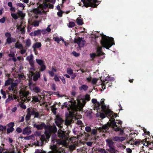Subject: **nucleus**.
Returning a JSON list of instances; mask_svg holds the SVG:
<instances>
[{"label":"nucleus","mask_w":153,"mask_h":153,"mask_svg":"<svg viewBox=\"0 0 153 153\" xmlns=\"http://www.w3.org/2000/svg\"><path fill=\"white\" fill-rule=\"evenodd\" d=\"M90 100L89 95L86 94L85 96V99L79 97L77 98L76 101L73 99L70 100L69 102L70 104H68V105L70 106V108L72 110L75 111L81 110L86 103L85 100L88 101Z\"/></svg>","instance_id":"nucleus-1"},{"label":"nucleus","mask_w":153,"mask_h":153,"mask_svg":"<svg viewBox=\"0 0 153 153\" xmlns=\"http://www.w3.org/2000/svg\"><path fill=\"white\" fill-rule=\"evenodd\" d=\"M13 75L14 78L13 79L10 78H9L6 81L5 84V85H8L13 81H15V83H13L9 87L8 89L9 90L13 91V93L16 94L17 93L16 90L17 84L20 82L21 80H24L25 77L23 75L19 74L17 73H16V74H13Z\"/></svg>","instance_id":"nucleus-2"},{"label":"nucleus","mask_w":153,"mask_h":153,"mask_svg":"<svg viewBox=\"0 0 153 153\" xmlns=\"http://www.w3.org/2000/svg\"><path fill=\"white\" fill-rule=\"evenodd\" d=\"M20 96L16 97L15 95H9L8 98L6 100V102L7 103L14 99H17L19 102L23 103L27 102L30 100V98H28V92L25 91L20 90Z\"/></svg>","instance_id":"nucleus-3"},{"label":"nucleus","mask_w":153,"mask_h":153,"mask_svg":"<svg viewBox=\"0 0 153 153\" xmlns=\"http://www.w3.org/2000/svg\"><path fill=\"white\" fill-rule=\"evenodd\" d=\"M110 120L111 121V123L108 122L107 124L103 125L101 127L99 128H98L99 130L102 131L103 129L105 130L107 129L109 126H111L113 127L114 131H119L120 132V134H122L123 133V130L117 127L118 126L116 125L117 123L118 124L121 125L122 123V122L120 120H116L117 122L114 120H112L111 121V120Z\"/></svg>","instance_id":"nucleus-4"},{"label":"nucleus","mask_w":153,"mask_h":153,"mask_svg":"<svg viewBox=\"0 0 153 153\" xmlns=\"http://www.w3.org/2000/svg\"><path fill=\"white\" fill-rule=\"evenodd\" d=\"M102 36V39L101 43L103 47L107 49H109L112 45H114V39L104 35L103 33L101 34Z\"/></svg>","instance_id":"nucleus-5"},{"label":"nucleus","mask_w":153,"mask_h":153,"mask_svg":"<svg viewBox=\"0 0 153 153\" xmlns=\"http://www.w3.org/2000/svg\"><path fill=\"white\" fill-rule=\"evenodd\" d=\"M33 126L38 130H41L44 128L45 130H49L51 131H57L56 128L55 126H46L43 123L40 125L34 124Z\"/></svg>","instance_id":"nucleus-6"},{"label":"nucleus","mask_w":153,"mask_h":153,"mask_svg":"<svg viewBox=\"0 0 153 153\" xmlns=\"http://www.w3.org/2000/svg\"><path fill=\"white\" fill-rule=\"evenodd\" d=\"M49 7L50 9H53V5L50 4H47L43 3L42 4H40L38 8L34 9L33 10V12L35 14H39L41 13L42 10L46 9Z\"/></svg>","instance_id":"nucleus-7"},{"label":"nucleus","mask_w":153,"mask_h":153,"mask_svg":"<svg viewBox=\"0 0 153 153\" xmlns=\"http://www.w3.org/2000/svg\"><path fill=\"white\" fill-rule=\"evenodd\" d=\"M83 4V6L86 7L91 6V7H95L98 5L100 2L97 0H81Z\"/></svg>","instance_id":"nucleus-8"},{"label":"nucleus","mask_w":153,"mask_h":153,"mask_svg":"<svg viewBox=\"0 0 153 153\" xmlns=\"http://www.w3.org/2000/svg\"><path fill=\"white\" fill-rule=\"evenodd\" d=\"M101 105V108L103 110L104 112L105 113L106 116H109L111 117L114 116L115 114H113V112L109 109V106L105 105L104 103V100L102 99L100 103Z\"/></svg>","instance_id":"nucleus-9"},{"label":"nucleus","mask_w":153,"mask_h":153,"mask_svg":"<svg viewBox=\"0 0 153 153\" xmlns=\"http://www.w3.org/2000/svg\"><path fill=\"white\" fill-rule=\"evenodd\" d=\"M106 145L109 147L108 151L110 153H116L118 151L115 148L114 145V142L112 140L110 139H108L105 140Z\"/></svg>","instance_id":"nucleus-10"},{"label":"nucleus","mask_w":153,"mask_h":153,"mask_svg":"<svg viewBox=\"0 0 153 153\" xmlns=\"http://www.w3.org/2000/svg\"><path fill=\"white\" fill-rule=\"evenodd\" d=\"M56 132V131H51L49 130H45V134L41 136L40 140L43 142L45 141L47 142V140L49 139L51 133Z\"/></svg>","instance_id":"nucleus-11"},{"label":"nucleus","mask_w":153,"mask_h":153,"mask_svg":"<svg viewBox=\"0 0 153 153\" xmlns=\"http://www.w3.org/2000/svg\"><path fill=\"white\" fill-rule=\"evenodd\" d=\"M5 36L6 38V43L8 44H10L13 42H15L16 41L15 38L11 37V34L10 33H6L5 34Z\"/></svg>","instance_id":"nucleus-12"},{"label":"nucleus","mask_w":153,"mask_h":153,"mask_svg":"<svg viewBox=\"0 0 153 153\" xmlns=\"http://www.w3.org/2000/svg\"><path fill=\"white\" fill-rule=\"evenodd\" d=\"M26 60L28 61L30 64L31 66V68H30V70H34V61L33 60V56L32 54L30 55L27 56L26 59Z\"/></svg>","instance_id":"nucleus-13"},{"label":"nucleus","mask_w":153,"mask_h":153,"mask_svg":"<svg viewBox=\"0 0 153 153\" xmlns=\"http://www.w3.org/2000/svg\"><path fill=\"white\" fill-rule=\"evenodd\" d=\"M74 42L77 43L79 48L83 47L85 43V41L84 39L80 38L79 37L75 39Z\"/></svg>","instance_id":"nucleus-14"},{"label":"nucleus","mask_w":153,"mask_h":153,"mask_svg":"<svg viewBox=\"0 0 153 153\" xmlns=\"http://www.w3.org/2000/svg\"><path fill=\"white\" fill-rule=\"evenodd\" d=\"M63 120L62 118L59 116H56L55 119V123L56 125L59 127H62V123Z\"/></svg>","instance_id":"nucleus-15"},{"label":"nucleus","mask_w":153,"mask_h":153,"mask_svg":"<svg viewBox=\"0 0 153 153\" xmlns=\"http://www.w3.org/2000/svg\"><path fill=\"white\" fill-rule=\"evenodd\" d=\"M105 114H104L103 113H100V117L102 118H105V115H106V117H107L108 118L109 117H110V119L109 120L110 121V123H111V121L110 120H111H111H114V117H116L117 116V115L116 114H114V113H113V114H115V115H114V117H111V116H106V114L105 113Z\"/></svg>","instance_id":"nucleus-16"},{"label":"nucleus","mask_w":153,"mask_h":153,"mask_svg":"<svg viewBox=\"0 0 153 153\" xmlns=\"http://www.w3.org/2000/svg\"><path fill=\"white\" fill-rule=\"evenodd\" d=\"M102 48L101 47H98L97 48V56H101L102 58H103L105 56H104V53L101 51Z\"/></svg>","instance_id":"nucleus-17"},{"label":"nucleus","mask_w":153,"mask_h":153,"mask_svg":"<svg viewBox=\"0 0 153 153\" xmlns=\"http://www.w3.org/2000/svg\"><path fill=\"white\" fill-rule=\"evenodd\" d=\"M31 132V129L29 127L25 128L22 131V134L24 135H29L30 134Z\"/></svg>","instance_id":"nucleus-18"},{"label":"nucleus","mask_w":153,"mask_h":153,"mask_svg":"<svg viewBox=\"0 0 153 153\" xmlns=\"http://www.w3.org/2000/svg\"><path fill=\"white\" fill-rule=\"evenodd\" d=\"M14 123L13 122H10L8 125V126L9 128L7 129V133H9L14 131V128H13V127L14 126Z\"/></svg>","instance_id":"nucleus-19"},{"label":"nucleus","mask_w":153,"mask_h":153,"mask_svg":"<svg viewBox=\"0 0 153 153\" xmlns=\"http://www.w3.org/2000/svg\"><path fill=\"white\" fill-rule=\"evenodd\" d=\"M40 30H38L34 31L33 32H32L30 33V35L31 36H41V33Z\"/></svg>","instance_id":"nucleus-20"},{"label":"nucleus","mask_w":153,"mask_h":153,"mask_svg":"<svg viewBox=\"0 0 153 153\" xmlns=\"http://www.w3.org/2000/svg\"><path fill=\"white\" fill-rule=\"evenodd\" d=\"M42 99V97L39 95H38V96H33L32 97V102H40V100Z\"/></svg>","instance_id":"nucleus-21"},{"label":"nucleus","mask_w":153,"mask_h":153,"mask_svg":"<svg viewBox=\"0 0 153 153\" xmlns=\"http://www.w3.org/2000/svg\"><path fill=\"white\" fill-rule=\"evenodd\" d=\"M113 139L115 141L122 142L125 140V138L124 137H115Z\"/></svg>","instance_id":"nucleus-22"},{"label":"nucleus","mask_w":153,"mask_h":153,"mask_svg":"<svg viewBox=\"0 0 153 153\" xmlns=\"http://www.w3.org/2000/svg\"><path fill=\"white\" fill-rule=\"evenodd\" d=\"M88 87L87 85L83 84L79 87V90L81 91H85L88 89Z\"/></svg>","instance_id":"nucleus-23"},{"label":"nucleus","mask_w":153,"mask_h":153,"mask_svg":"<svg viewBox=\"0 0 153 153\" xmlns=\"http://www.w3.org/2000/svg\"><path fill=\"white\" fill-rule=\"evenodd\" d=\"M100 103L97 102L94 105V109L95 110H97V111H100Z\"/></svg>","instance_id":"nucleus-24"},{"label":"nucleus","mask_w":153,"mask_h":153,"mask_svg":"<svg viewBox=\"0 0 153 153\" xmlns=\"http://www.w3.org/2000/svg\"><path fill=\"white\" fill-rule=\"evenodd\" d=\"M42 46L40 42H36L33 44L32 47L33 49L37 48H39L41 47Z\"/></svg>","instance_id":"nucleus-25"},{"label":"nucleus","mask_w":153,"mask_h":153,"mask_svg":"<svg viewBox=\"0 0 153 153\" xmlns=\"http://www.w3.org/2000/svg\"><path fill=\"white\" fill-rule=\"evenodd\" d=\"M16 5L17 7H20L21 8V9L22 10L24 9V8L25 7V4L20 2L16 3Z\"/></svg>","instance_id":"nucleus-26"},{"label":"nucleus","mask_w":153,"mask_h":153,"mask_svg":"<svg viewBox=\"0 0 153 153\" xmlns=\"http://www.w3.org/2000/svg\"><path fill=\"white\" fill-rule=\"evenodd\" d=\"M15 47L17 48L20 49L23 48V46L19 42H17L15 44Z\"/></svg>","instance_id":"nucleus-27"},{"label":"nucleus","mask_w":153,"mask_h":153,"mask_svg":"<svg viewBox=\"0 0 153 153\" xmlns=\"http://www.w3.org/2000/svg\"><path fill=\"white\" fill-rule=\"evenodd\" d=\"M40 77V74L39 72H37L34 76L33 77V79L34 81H36Z\"/></svg>","instance_id":"nucleus-28"},{"label":"nucleus","mask_w":153,"mask_h":153,"mask_svg":"<svg viewBox=\"0 0 153 153\" xmlns=\"http://www.w3.org/2000/svg\"><path fill=\"white\" fill-rule=\"evenodd\" d=\"M76 22L79 25H82L83 24L82 20L80 18H78L76 19Z\"/></svg>","instance_id":"nucleus-29"},{"label":"nucleus","mask_w":153,"mask_h":153,"mask_svg":"<svg viewBox=\"0 0 153 153\" xmlns=\"http://www.w3.org/2000/svg\"><path fill=\"white\" fill-rule=\"evenodd\" d=\"M36 61L37 63L40 66L44 64V62L42 60L39 59H36Z\"/></svg>","instance_id":"nucleus-30"},{"label":"nucleus","mask_w":153,"mask_h":153,"mask_svg":"<svg viewBox=\"0 0 153 153\" xmlns=\"http://www.w3.org/2000/svg\"><path fill=\"white\" fill-rule=\"evenodd\" d=\"M27 110L29 111L30 114L31 115H34L35 114V113L36 111V110H34L33 109H30V108H28L27 109Z\"/></svg>","instance_id":"nucleus-31"},{"label":"nucleus","mask_w":153,"mask_h":153,"mask_svg":"<svg viewBox=\"0 0 153 153\" xmlns=\"http://www.w3.org/2000/svg\"><path fill=\"white\" fill-rule=\"evenodd\" d=\"M25 44L27 47H29L31 44V41L29 39H27L25 41Z\"/></svg>","instance_id":"nucleus-32"},{"label":"nucleus","mask_w":153,"mask_h":153,"mask_svg":"<svg viewBox=\"0 0 153 153\" xmlns=\"http://www.w3.org/2000/svg\"><path fill=\"white\" fill-rule=\"evenodd\" d=\"M73 123V120L71 119H67L65 121V123L66 125H69Z\"/></svg>","instance_id":"nucleus-33"},{"label":"nucleus","mask_w":153,"mask_h":153,"mask_svg":"<svg viewBox=\"0 0 153 153\" xmlns=\"http://www.w3.org/2000/svg\"><path fill=\"white\" fill-rule=\"evenodd\" d=\"M75 25V23L72 22H69V24H68V27L72 28L74 27Z\"/></svg>","instance_id":"nucleus-34"},{"label":"nucleus","mask_w":153,"mask_h":153,"mask_svg":"<svg viewBox=\"0 0 153 153\" xmlns=\"http://www.w3.org/2000/svg\"><path fill=\"white\" fill-rule=\"evenodd\" d=\"M43 142L40 140L39 141H37V142L35 143V145L37 146H41L43 143Z\"/></svg>","instance_id":"nucleus-35"},{"label":"nucleus","mask_w":153,"mask_h":153,"mask_svg":"<svg viewBox=\"0 0 153 153\" xmlns=\"http://www.w3.org/2000/svg\"><path fill=\"white\" fill-rule=\"evenodd\" d=\"M17 14L19 16L22 17H23L25 16V14L21 11H18Z\"/></svg>","instance_id":"nucleus-36"},{"label":"nucleus","mask_w":153,"mask_h":153,"mask_svg":"<svg viewBox=\"0 0 153 153\" xmlns=\"http://www.w3.org/2000/svg\"><path fill=\"white\" fill-rule=\"evenodd\" d=\"M11 16L12 17L15 19H17L18 18L17 15L15 13H11Z\"/></svg>","instance_id":"nucleus-37"},{"label":"nucleus","mask_w":153,"mask_h":153,"mask_svg":"<svg viewBox=\"0 0 153 153\" xmlns=\"http://www.w3.org/2000/svg\"><path fill=\"white\" fill-rule=\"evenodd\" d=\"M1 94L3 95L2 97L4 99H5L6 97V93L2 89H1Z\"/></svg>","instance_id":"nucleus-38"},{"label":"nucleus","mask_w":153,"mask_h":153,"mask_svg":"<svg viewBox=\"0 0 153 153\" xmlns=\"http://www.w3.org/2000/svg\"><path fill=\"white\" fill-rule=\"evenodd\" d=\"M34 91L38 93L40 91V89L38 87H34L33 89Z\"/></svg>","instance_id":"nucleus-39"},{"label":"nucleus","mask_w":153,"mask_h":153,"mask_svg":"<svg viewBox=\"0 0 153 153\" xmlns=\"http://www.w3.org/2000/svg\"><path fill=\"white\" fill-rule=\"evenodd\" d=\"M40 66H41V68L40 70L41 71H43L45 69L46 66L44 65V64Z\"/></svg>","instance_id":"nucleus-40"},{"label":"nucleus","mask_w":153,"mask_h":153,"mask_svg":"<svg viewBox=\"0 0 153 153\" xmlns=\"http://www.w3.org/2000/svg\"><path fill=\"white\" fill-rule=\"evenodd\" d=\"M104 82V83L102 82V88L103 89H105V86H106L107 85L108 82H106L105 81Z\"/></svg>","instance_id":"nucleus-41"},{"label":"nucleus","mask_w":153,"mask_h":153,"mask_svg":"<svg viewBox=\"0 0 153 153\" xmlns=\"http://www.w3.org/2000/svg\"><path fill=\"white\" fill-rule=\"evenodd\" d=\"M39 21H35L33 23V25L35 27L38 26L39 25Z\"/></svg>","instance_id":"nucleus-42"},{"label":"nucleus","mask_w":153,"mask_h":153,"mask_svg":"<svg viewBox=\"0 0 153 153\" xmlns=\"http://www.w3.org/2000/svg\"><path fill=\"white\" fill-rule=\"evenodd\" d=\"M67 72L68 74L70 75L72 74L73 73L72 70L70 68H67Z\"/></svg>","instance_id":"nucleus-43"},{"label":"nucleus","mask_w":153,"mask_h":153,"mask_svg":"<svg viewBox=\"0 0 153 153\" xmlns=\"http://www.w3.org/2000/svg\"><path fill=\"white\" fill-rule=\"evenodd\" d=\"M53 39L58 43H59V42L61 41L60 38L58 37H54L53 38Z\"/></svg>","instance_id":"nucleus-44"},{"label":"nucleus","mask_w":153,"mask_h":153,"mask_svg":"<svg viewBox=\"0 0 153 153\" xmlns=\"http://www.w3.org/2000/svg\"><path fill=\"white\" fill-rule=\"evenodd\" d=\"M31 114L29 111H28V113L26 117V120H28L30 117Z\"/></svg>","instance_id":"nucleus-45"},{"label":"nucleus","mask_w":153,"mask_h":153,"mask_svg":"<svg viewBox=\"0 0 153 153\" xmlns=\"http://www.w3.org/2000/svg\"><path fill=\"white\" fill-rule=\"evenodd\" d=\"M6 126H3L0 125V130L1 131H4L6 130Z\"/></svg>","instance_id":"nucleus-46"},{"label":"nucleus","mask_w":153,"mask_h":153,"mask_svg":"<svg viewBox=\"0 0 153 153\" xmlns=\"http://www.w3.org/2000/svg\"><path fill=\"white\" fill-rule=\"evenodd\" d=\"M72 54L74 56L77 57L79 56L80 54L79 53H77L75 51H74L72 53Z\"/></svg>","instance_id":"nucleus-47"},{"label":"nucleus","mask_w":153,"mask_h":153,"mask_svg":"<svg viewBox=\"0 0 153 153\" xmlns=\"http://www.w3.org/2000/svg\"><path fill=\"white\" fill-rule=\"evenodd\" d=\"M51 26V25H48L47 28L45 29L47 33L50 32L51 30V29L50 28V27Z\"/></svg>","instance_id":"nucleus-48"},{"label":"nucleus","mask_w":153,"mask_h":153,"mask_svg":"<svg viewBox=\"0 0 153 153\" xmlns=\"http://www.w3.org/2000/svg\"><path fill=\"white\" fill-rule=\"evenodd\" d=\"M21 49V50H20V53L22 54H23L24 53H25L26 52V51H27L26 49H24L23 48L22 49Z\"/></svg>","instance_id":"nucleus-49"},{"label":"nucleus","mask_w":153,"mask_h":153,"mask_svg":"<svg viewBox=\"0 0 153 153\" xmlns=\"http://www.w3.org/2000/svg\"><path fill=\"white\" fill-rule=\"evenodd\" d=\"M98 80V79L96 78H93L92 80V84H95Z\"/></svg>","instance_id":"nucleus-50"},{"label":"nucleus","mask_w":153,"mask_h":153,"mask_svg":"<svg viewBox=\"0 0 153 153\" xmlns=\"http://www.w3.org/2000/svg\"><path fill=\"white\" fill-rule=\"evenodd\" d=\"M51 110L53 112L54 114H56V108L52 107H51Z\"/></svg>","instance_id":"nucleus-51"},{"label":"nucleus","mask_w":153,"mask_h":153,"mask_svg":"<svg viewBox=\"0 0 153 153\" xmlns=\"http://www.w3.org/2000/svg\"><path fill=\"white\" fill-rule=\"evenodd\" d=\"M85 130L87 132H89L91 131V128L89 126H86L85 128Z\"/></svg>","instance_id":"nucleus-52"},{"label":"nucleus","mask_w":153,"mask_h":153,"mask_svg":"<svg viewBox=\"0 0 153 153\" xmlns=\"http://www.w3.org/2000/svg\"><path fill=\"white\" fill-rule=\"evenodd\" d=\"M18 28L20 30L22 31V32L23 33L24 31V26L22 27H21V26L20 25L19 26H18Z\"/></svg>","instance_id":"nucleus-53"},{"label":"nucleus","mask_w":153,"mask_h":153,"mask_svg":"<svg viewBox=\"0 0 153 153\" xmlns=\"http://www.w3.org/2000/svg\"><path fill=\"white\" fill-rule=\"evenodd\" d=\"M35 135L36 136H39L41 135V132L39 131H36L35 133Z\"/></svg>","instance_id":"nucleus-54"},{"label":"nucleus","mask_w":153,"mask_h":153,"mask_svg":"<svg viewBox=\"0 0 153 153\" xmlns=\"http://www.w3.org/2000/svg\"><path fill=\"white\" fill-rule=\"evenodd\" d=\"M97 133V131L96 129H93L91 131V134L93 135H95Z\"/></svg>","instance_id":"nucleus-55"},{"label":"nucleus","mask_w":153,"mask_h":153,"mask_svg":"<svg viewBox=\"0 0 153 153\" xmlns=\"http://www.w3.org/2000/svg\"><path fill=\"white\" fill-rule=\"evenodd\" d=\"M40 30L41 33H42L43 34H45L47 33L45 29Z\"/></svg>","instance_id":"nucleus-56"},{"label":"nucleus","mask_w":153,"mask_h":153,"mask_svg":"<svg viewBox=\"0 0 153 153\" xmlns=\"http://www.w3.org/2000/svg\"><path fill=\"white\" fill-rule=\"evenodd\" d=\"M91 102L94 105L97 102V101L96 99H92L91 100Z\"/></svg>","instance_id":"nucleus-57"},{"label":"nucleus","mask_w":153,"mask_h":153,"mask_svg":"<svg viewBox=\"0 0 153 153\" xmlns=\"http://www.w3.org/2000/svg\"><path fill=\"white\" fill-rule=\"evenodd\" d=\"M5 21V18L3 17L1 19H0V22L4 23Z\"/></svg>","instance_id":"nucleus-58"},{"label":"nucleus","mask_w":153,"mask_h":153,"mask_svg":"<svg viewBox=\"0 0 153 153\" xmlns=\"http://www.w3.org/2000/svg\"><path fill=\"white\" fill-rule=\"evenodd\" d=\"M54 79L56 81L58 82L60 80L59 77L56 75L55 76Z\"/></svg>","instance_id":"nucleus-59"},{"label":"nucleus","mask_w":153,"mask_h":153,"mask_svg":"<svg viewBox=\"0 0 153 153\" xmlns=\"http://www.w3.org/2000/svg\"><path fill=\"white\" fill-rule=\"evenodd\" d=\"M16 131L18 133H21L22 131V129L20 128H17Z\"/></svg>","instance_id":"nucleus-60"},{"label":"nucleus","mask_w":153,"mask_h":153,"mask_svg":"<svg viewBox=\"0 0 153 153\" xmlns=\"http://www.w3.org/2000/svg\"><path fill=\"white\" fill-rule=\"evenodd\" d=\"M90 55L91 57L92 58L95 57L97 56V55L95 53H92L91 54H90Z\"/></svg>","instance_id":"nucleus-61"},{"label":"nucleus","mask_w":153,"mask_h":153,"mask_svg":"<svg viewBox=\"0 0 153 153\" xmlns=\"http://www.w3.org/2000/svg\"><path fill=\"white\" fill-rule=\"evenodd\" d=\"M17 110V108L16 107H15L11 109V111L12 112H15Z\"/></svg>","instance_id":"nucleus-62"},{"label":"nucleus","mask_w":153,"mask_h":153,"mask_svg":"<svg viewBox=\"0 0 153 153\" xmlns=\"http://www.w3.org/2000/svg\"><path fill=\"white\" fill-rule=\"evenodd\" d=\"M126 151L128 153H131L132 152L131 149L130 148L126 149Z\"/></svg>","instance_id":"nucleus-63"},{"label":"nucleus","mask_w":153,"mask_h":153,"mask_svg":"<svg viewBox=\"0 0 153 153\" xmlns=\"http://www.w3.org/2000/svg\"><path fill=\"white\" fill-rule=\"evenodd\" d=\"M20 107L22 108L25 109L26 108V106L25 105L22 104L20 105Z\"/></svg>","instance_id":"nucleus-64"}]
</instances>
